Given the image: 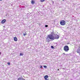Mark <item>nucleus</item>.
<instances>
[{"label":"nucleus","instance_id":"nucleus-1","mask_svg":"<svg viewBox=\"0 0 80 80\" xmlns=\"http://www.w3.org/2000/svg\"><path fill=\"white\" fill-rule=\"evenodd\" d=\"M48 38H49L50 40H53L55 39H57V38H59V36L58 35H56V36H54L53 34H50L48 35Z\"/></svg>","mask_w":80,"mask_h":80},{"label":"nucleus","instance_id":"nucleus-2","mask_svg":"<svg viewBox=\"0 0 80 80\" xmlns=\"http://www.w3.org/2000/svg\"><path fill=\"white\" fill-rule=\"evenodd\" d=\"M63 50L65 52H67L69 50V47L68 46H65L63 48Z\"/></svg>","mask_w":80,"mask_h":80},{"label":"nucleus","instance_id":"nucleus-3","mask_svg":"<svg viewBox=\"0 0 80 80\" xmlns=\"http://www.w3.org/2000/svg\"><path fill=\"white\" fill-rule=\"evenodd\" d=\"M60 24L61 25L63 26L66 24V22L64 20H62L60 21Z\"/></svg>","mask_w":80,"mask_h":80},{"label":"nucleus","instance_id":"nucleus-4","mask_svg":"<svg viewBox=\"0 0 80 80\" xmlns=\"http://www.w3.org/2000/svg\"><path fill=\"white\" fill-rule=\"evenodd\" d=\"M6 20L5 19H4L1 21V23L2 24H3V23L6 22Z\"/></svg>","mask_w":80,"mask_h":80},{"label":"nucleus","instance_id":"nucleus-5","mask_svg":"<svg viewBox=\"0 0 80 80\" xmlns=\"http://www.w3.org/2000/svg\"><path fill=\"white\" fill-rule=\"evenodd\" d=\"M76 52L79 53L80 55V48L78 49L76 51Z\"/></svg>","mask_w":80,"mask_h":80},{"label":"nucleus","instance_id":"nucleus-6","mask_svg":"<svg viewBox=\"0 0 80 80\" xmlns=\"http://www.w3.org/2000/svg\"><path fill=\"white\" fill-rule=\"evenodd\" d=\"M14 40L15 41V42H17V41L18 40V39H17V38L16 37H15L14 38Z\"/></svg>","mask_w":80,"mask_h":80},{"label":"nucleus","instance_id":"nucleus-7","mask_svg":"<svg viewBox=\"0 0 80 80\" xmlns=\"http://www.w3.org/2000/svg\"><path fill=\"white\" fill-rule=\"evenodd\" d=\"M46 41H47V42H50V39H49V38H48V36L46 38Z\"/></svg>","mask_w":80,"mask_h":80},{"label":"nucleus","instance_id":"nucleus-8","mask_svg":"<svg viewBox=\"0 0 80 80\" xmlns=\"http://www.w3.org/2000/svg\"><path fill=\"white\" fill-rule=\"evenodd\" d=\"M48 78V75H46L44 76V78L45 79H47Z\"/></svg>","mask_w":80,"mask_h":80},{"label":"nucleus","instance_id":"nucleus-9","mask_svg":"<svg viewBox=\"0 0 80 80\" xmlns=\"http://www.w3.org/2000/svg\"><path fill=\"white\" fill-rule=\"evenodd\" d=\"M31 3L32 4H35V1L31 0Z\"/></svg>","mask_w":80,"mask_h":80},{"label":"nucleus","instance_id":"nucleus-10","mask_svg":"<svg viewBox=\"0 0 80 80\" xmlns=\"http://www.w3.org/2000/svg\"><path fill=\"white\" fill-rule=\"evenodd\" d=\"M23 53H20V56H23Z\"/></svg>","mask_w":80,"mask_h":80},{"label":"nucleus","instance_id":"nucleus-11","mask_svg":"<svg viewBox=\"0 0 80 80\" xmlns=\"http://www.w3.org/2000/svg\"><path fill=\"white\" fill-rule=\"evenodd\" d=\"M26 35H27V34L26 33H24L23 34V36H25Z\"/></svg>","mask_w":80,"mask_h":80},{"label":"nucleus","instance_id":"nucleus-12","mask_svg":"<svg viewBox=\"0 0 80 80\" xmlns=\"http://www.w3.org/2000/svg\"><path fill=\"white\" fill-rule=\"evenodd\" d=\"M40 1L41 2H43L45 1V0H40Z\"/></svg>","mask_w":80,"mask_h":80},{"label":"nucleus","instance_id":"nucleus-13","mask_svg":"<svg viewBox=\"0 0 80 80\" xmlns=\"http://www.w3.org/2000/svg\"><path fill=\"white\" fill-rule=\"evenodd\" d=\"M8 65H10V62H8Z\"/></svg>","mask_w":80,"mask_h":80},{"label":"nucleus","instance_id":"nucleus-14","mask_svg":"<svg viewBox=\"0 0 80 80\" xmlns=\"http://www.w3.org/2000/svg\"><path fill=\"white\" fill-rule=\"evenodd\" d=\"M51 48H53V46H51Z\"/></svg>","mask_w":80,"mask_h":80},{"label":"nucleus","instance_id":"nucleus-15","mask_svg":"<svg viewBox=\"0 0 80 80\" xmlns=\"http://www.w3.org/2000/svg\"><path fill=\"white\" fill-rule=\"evenodd\" d=\"M44 68H47V66H44Z\"/></svg>","mask_w":80,"mask_h":80},{"label":"nucleus","instance_id":"nucleus-16","mask_svg":"<svg viewBox=\"0 0 80 80\" xmlns=\"http://www.w3.org/2000/svg\"><path fill=\"white\" fill-rule=\"evenodd\" d=\"M45 27H48V25H46L45 26Z\"/></svg>","mask_w":80,"mask_h":80},{"label":"nucleus","instance_id":"nucleus-17","mask_svg":"<svg viewBox=\"0 0 80 80\" xmlns=\"http://www.w3.org/2000/svg\"><path fill=\"white\" fill-rule=\"evenodd\" d=\"M40 68H42V66H40Z\"/></svg>","mask_w":80,"mask_h":80},{"label":"nucleus","instance_id":"nucleus-18","mask_svg":"<svg viewBox=\"0 0 80 80\" xmlns=\"http://www.w3.org/2000/svg\"><path fill=\"white\" fill-rule=\"evenodd\" d=\"M45 80H49V79H45Z\"/></svg>","mask_w":80,"mask_h":80},{"label":"nucleus","instance_id":"nucleus-19","mask_svg":"<svg viewBox=\"0 0 80 80\" xmlns=\"http://www.w3.org/2000/svg\"><path fill=\"white\" fill-rule=\"evenodd\" d=\"M63 54H64V55H65V53L64 52V53H63Z\"/></svg>","mask_w":80,"mask_h":80},{"label":"nucleus","instance_id":"nucleus-20","mask_svg":"<svg viewBox=\"0 0 80 80\" xmlns=\"http://www.w3.org/2000/svg\"><path fill=\"white\" fill-rule=\"evenodd\" d=\"M58 70H59V69H58Z\"/></svg>","mask_w":80,"mask_h":80},{"label":"nucleus","instance_id":"nucleus-21","mask_svg":"<svg viewBox=\"0 0 80 80\" xmlns=\"http://www.w3.org/2000/svg\"><path fill=\"white\" fill-rule=\"evenodd\" d=\"M2 0H0V1H2Z\"/></svg>","mask_w":80,"mask_h":80},{"label":"nucleus","instance_id":"nucleus-22","mask_svg":"<svg viewBox=\"0 0 80 80\" xmlns=\"http://www.w3.org/2000/svg\"><path fill=\"white\" fill-rule=\"evenodd\" d=\"M1 54V52H0V55Z\"/></svg>","mask_w":80,"mask_h":80},{"label":"nucleus","instance_id":"nucleus-23","mask_svg":"<svg viewBox=\"0 0 80 80\" xmlns=\"http://www.w3.org/2000/svg\"><path fill=\"white\" fill-rule=\"evenodd\" d=\"M63 0V1H64V0Z\"/></svg>","mask_w":80,"mask_h":80}]
</instances>
